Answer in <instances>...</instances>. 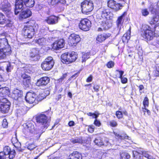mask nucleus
Instances as JSON below:
<instances>
[{
  "mask_svg": "<svg viewBox=\"0 0 159 159\" xmlns=\"http://www.w3.org/2000/svg\"><path fill=\"white\" fill-rule=\"evenodd\" d=\"M112 14L108 9H103L96 13V19L100 26L98 28V31H102L111 27V22L109 20L112 18Z\"/></svg>",
  "mask_w": 159,
  "mask_h": 159,
  "instance_id": "f257e3e1",
  "label": "nucleus"
},
{
  "mask_svg": "<svg viewBox=\"0 0 159 159\" xmlns=\"http://www.w3.org/2000/svg\"><path fill=\"white\" fill-rule=\"evenodd\" d=\"M21 30L22 34L25 37L32 38L35 33V28L37 24L34 20L30 19L25 23Z\"/></svg>",
  "mask_w": 159,
  "mask_h": 159,
  "instance_id": "f03ea898",
  "label": "nucleus"
},
{
  "mask_svg": "<svg viewBox=\"0 0 159 159\" xmlns=\"http://www.w3.org/2000/svg\"><path fill=\"white\" fill-rule=\"evenodd\" d=\"M78 54L74 51L64 53L61 56V60L64 64L68 65L74 62L78 58Z\"/></svg>",
  "mask_w": 159,
  "mask_h": 159,
  "instance_id": "7ed1b4c3",
  "label": "nucleus"
},
{
  "mask_svg": "<svg viewBox=\"0 0 159 159\" xmlns=\"http://www.w3.org/2000/svg\"><path fill=\"white\" fill-rule=\"evenodd\" d=\"M153 28L151 25H144L141 30V36L146 41H149L152 40L156 36Z\"/></svg>",
  "mask_w": 159,
  "mask_h": 159,
  "instance_id": "20e7f679",
  "label": "nucleus"
},
{
  "mask_svg": "<svg viewBox=\"0 0 159 159\" xmlns=\"http://www.w3.org/2000/svg\"><path fill=\"white\" fill-rule=\"evenodd\" d=\"M81 7L82 12L88 15L93 9V3L91 0H84L81 3Z\"/></svg>",
  "mask_w": 159,
  "mask_h": 159,
  "instance_id": "39448f33",
  "label": "nucleus"
},
{
  "mask_svg": "<svg viewBox=\"0 0 159 159\" xmlns=\"http://www.w3.org/2000/svg\"><path fill=\"white\" fill-rule=\"evenodd\" d=\"M55 64L54 60L51 57H46L41 64L42 69L45 71H48L51 70Z\"/></svg>",
  "mask_w": 159,
  "mask_h": 159,
  "instance_id": "423d86ee",
  "label": "nucleus"
},
{
  "mask_svg": "<svg viewBox=\"0 0 159 159\" xmlns=\"http://www.w3.org/2000/svg\"><path fill=\"white\" fill-rule=\"evenodd\" d=\"M81 39L79 34L73 33L69 36L68 44L69 46L74 48L81 41Z\"/></svg>",
  "mask_w": 159,
  "mask_h": 159,
  "instance_id": "0eeeda50",
  "label": "nucleus"
},
{
  "mask_svg": "<svg viewBox=\"0 0 159 159\" xmlns=\"http://www.w3.org/2000/svg\"><path fill=\"white\" fill-rule=\"evenodd\" d=\"M79 29L84 31H89L91 27V22L90 20L86 18L81 19L79 23Z\"/></svg>",
  "mask_w": 159,
  "mask_h": 159,
  "instance_id": "6e6552de",
  "label": "nucleus"
},
{
  "mask_svg": "<svg viewBox=\"0 0 159 159\" xmlns=\"http://www.w3.org/2000/svg\"><path fill=\"white\" fill-rule=\"evenodd\" d=\"M20 79L23 87L26 88L30 87L31 84V78L30 75L26 74L25 72L21 73Z\"/></svg>",
  "mask_w": 159,
  "mask_h": 159,
  "instance_id": "1a4fd4ad",
  "label": "nucleus"
},
{
  "mask_svg": "<svg viewBox=\"0 0 159 159\" xmlns=\"http://www.w3.org/2000/svg\"><path fill=\"white\" fill-rule=\"evenodd\" d=\"M107 6L112 10L117 11L121 9L123 6L120 3L117 2L114 0H108L107 1Z\"/></svg>",
  "mask_w": 159,
  "mask_h": 159,
  "instance_id": "9d476101",
  "label": "nucleus"
},
{
  "mask_svg": "<svg viewBox=\"0 0 159 159\" xmlns=\"http://www.w3.org/2000/svg\"><path fill=\"white\" fill-rule=\"evenodd\" d=\"M50 79L47 76L42 77L38 79L35 83V85L38 87H44L50 83Z\"/></svg>",
  "mask_w": 159,
  "mask_h": 159,
  "instance_id": "9b49d317",
  "label": "nucleus"
},
{
  "mask_svg": "<svg viewBox=\"0 0 159 159\" xmlns=\"http://www.w3.org/2000/svg\"><path fill=\"white\" fill-rule=\"evenodd\" d=\"M65 41L63 39H58L55 40L51 45L52 48L54 50H59L65 46Z\"/></svg>",
  "mask_w": 159,
  "mask_h": 159,
  "instance_id": "f8f14e48",
  "label": "nucleus"
},
{
  "mask_svg": "<svg viewBox=\"0 0 159 159\" xmlns=\"http://www.w3.org/2000/svg\"><path fill=\"white\" fill-rule=\"evenodd\" d=\"M11 105V102L8 100H6L5 101H1V100H0V111L3 113H8Z\"/></svg>",
  "mask_w": 159,
  "mask_h": 159,
  "instance_id": "ddd939ff",
  "label": "nucleus"
},
{
  "mask_svg": "<svg viewBox=\"0 0 159 159\" xmlns=\"http://www.w3.org/2000/svg\"><path fill=\"white\" fill-rule=\"evenodd\" d=\"M37 122L39 123H41L44 125L45 127H47L49 125V120L47 117L43 114L39 115L36 117Z\"/></svg>",
  "mask_w": 159,
  "mask_h": 159,
  "instance_id": "4468645a",
  "label": "nucleus"
},
{
  "mask_svg": "<svg viewBox=\"0 0 159 159\" xmlns=\"http://www.w3.org/2000/svg\"><path fill=\"white\" fill-rule=\"evenodd\" d=\"M111 34L108 33H103L98 34L96 38V43H100L104 42L111 36Z\"/></svg>",
  "mask_w": 159,
  "mask_h": 159,
  "instance_id": "2eb2a0df",
  "label": "nucleus"
},
{
  "mask_svg": "<svg viewBox=\"0 0 159 159\" xmlns=\"http://www.w3.org/2000/svg\"><path fill=\"white\" fill-rule=\"evenodd\" d=\"M15 8V15H17L20 11L18 9L23 10L24 8L25 3L24 0H16Z\"/></svg>",
  "mask_w": 159,
  "mask_h": 159,
  "instance_id": "dca6fc26",
  "label": "nucleus"
},
{
  "mask_svg": "<svg viewBox=\"0 0 159 159\" xmlns=\"http://www.w3.org/2000/svg\"><path fill=\"white\" fill-rule=\"evenodd\" d=\"M0 97L2 98V99H7L5 98L9 97L10 91L8 87H1L0 85Z\"/></svg>",
  "mask_w": 159,
  "mask_h": 159,
  "instance_id": "f3484780",
  "label": "nucleus"
},
{
  "mask_svg": "<svg viewBox=\"0 0 159 159\" xmlns=\"http://www.w3.org/2000/svg\"><path fill=\"white\" fill-rule=\"evenodd\" d=\"M29 57L32 61H38L40 58L39 51L36 48L33 49L30 52Z\"/></svg>",
  "mask_w": 159,
  "mask_h": 159,
  "instance_id": "a211bd4d",
  "label": "nucleus"
},
{
  "mask_svg": "<svg viewBox=\"0 0 159 159\" xmlns=\"http://www.w3.org/2000/svg\"><path fill=\"white\" fill-rule=\"evenodd\" d=\"M22 10L19 15V19L20 20H22L25 19L31 16L32 13L29 9H27L25 10Z\"/></svg>",
  "mask_w": 159,
  "mask_h": 159,
  "instance_id": "6ab92c4d",
  "label": "nucleus"
},
{
  "mask_svg": "<svg viewBox=\"0 0 159 159\" xmlns=\"http://www.w3.org/2000/svg\"><path fill=\"white\" fill-rule=\"evenodd\" d=\"M0 49L11 50V47L8 44L7 40L6 38L0 39Z\"/></svg>",
  "mask_w": 159,
  "mask_h": 159,
  "instance_id": "aec40b11",
  "label": "nucleus"
},
{
  "mask_svg": "<svg viewBox=\"0 0 159 159\" xmlns=\"http://www.w3.org/2000/svg\"><path fill=\"white\" fill-rule=\"evenodd\" d=\"M22 91L15 88L12 91L11 97L13 99H20L22 97Z\"/></svg>",
  "mask_w": 159,
  "mask_h": 159,
  "instance_id": "412c9836",
  "label": "nucleus"
},
{
  "mask_svg": "<svg viewBox=\"0 0 159 159\" xmlns=\"http://www.w3.org/2000/svg\"><path fill=\"white\" fill-rule=\"evenodd\" d=\"M6 155H9V157L10 159H12L15 156V151L13 150L11 151L10 147L8 146L5 147L3 148V152Z\"/></svg>",
  "mask_w": 159,
  "mask_h": 159,
  "instance_id": "4be33fe9",
  "label": "nucleus"
},
{
  "mask_svg": "<svg viewBox=\"0 0 159 159\" xmlns=\"http://www.w3.org/2000/svg\"><path fill=\"white\" fill-rule=\"evenodd\" d=\"M12 53V51L6 49H0V60H4L9 57Z\"/></svg>",
  "mask_w": 159,
  "mask_h": 159,
  "instance_id": "5701e85b",
  "label": "nucleus"
},
{
  "mask_svg": "<svg viewBox=\"0 0 159 159\" xmlns=\"http://www.w3.org/2000/svg\"><path fill=\"white\" fill-rule=\"evenodd\" d=\"M58 17L54 15H51L47 17L45 21L49 25H54L58 22Z\"/></svg>",
  "mask_w": 159,
  "mask_h": 159,
  "instance_id": "b1692460",
  "label": "nucleus"
},
{
  "mask_svg": "<svg viewBox=\"0 0 159 159\" xmlns=\"http://www.w3.org/2000/svg\"><path fill=\"white\" fill-rule=\"evenodd\" d=\"M127 14V11H124L120 16L118 17L116 21V25L118 27H120V28L123 25L124 21L123 18Z\"/></svg>",
  "mask_w": 159,
  "mask_h": 159,
  "instance_id": "393cba45",
  "label": "nucleus"
},
{
  "mask_svg": "<svg viewBox=\"0 0 159 159\" xmlns=\"http://www.w3.org/2000/svg\"><path fill=\"white\" fill-rule=\"evenodd\" d=\"M6 24V27H9L11 25L10 21L6 18L5 16L1 12H0V25Z\"/></svg>",
  "mask_w": 159,
  "mask_h": 159,
  "instance_id": "a878e982",
  "label": "nucleus"
},
{
  "mask_svg": "<svg viewBox=\"0 0 159 159\" xmlns=\"http://www.w3.org/2000/svg\"><path fill=\"white\" fill-rule=\"evenodd\" d=\"M131 27H130L128 30L123 34L122 39L123 43H127L130 39L131 34Z\"/></svg>",
  "mask_w": 159,
  "mask_h": 159,
  "instance_id": "bb28decb",
  "label": "nucleus"
},
{
  "mask_svg": "<svg viewBox=\"0 0 159 159\" xmlns=\"http://www.w3.org/2000/svg\"><path fill=\"white\" fill-rule=\"evenodd\" d=\"M50 3L51 4L56 6L57 7L61 5L62 7V6L66 4V0H51Z\"/></svg>",
  "mask_w": 159,
  "mask_h": 159,
  "instance_id": "cd10ccee",
  "label": "nucleus"
},
{
  "mask_svg": "<svg viewBox=\"0 0 159 159\" xmlns=\"http://www.w3.org/2000/svg\"><path fill=\"white\" fill-rule=\"evenodd\" d=\"M68 159H82V158L81 154L75 151L69 155Z\"/></svg>",
  "mask_w": 159,
  "mask_h": 159,
  "instance_id": "c85d7f7f",
  "label": "nucleus"
},
{
  "mask_svg": "<svg viewBox=\"0 0 159 159\" xmlns=\"http://www.w3.org/2000/svg\"><path fill=\"white\" fill-rule=\"evenodd\" d=\"M37 95L34 93L31 92H28L26 93L25 96V99H37Z\"/></svg>",
  "mask_w": 159,
  "mask_h": 159,
  "instance_id": "c756f323",
  "label": "nucleus"
},
{
  "mask_svg": "<svg viewBox=\"0 0 159 159\" xmlns=\"http://www.w3.org/2000/svg\"><path fill=\"white\" fill-rule=\"evenodd\" d=\"M116 71L119 73L120 75L119 78L121 80V82L122 83L125 84L128 81V80L126 77H124L123 75L124 74V71L122 70H116Z\"/></svg>",
  "mask_w": 159,
  "mask_h": 159,
  "instance_id": "7c9ffc66",
  "label": "nucleus"
},
{
  "mask_svg": "<svg viewBox=\"0 0 159 159\" xmlns=\"http://www.w3.org/2000/svg\"><path fill=\"white\" fill-rule=\"evenodd\" d=\"M133 153L134 156V157H136L135 155H137V154L139 153L142 155L144 157L147 158L148 159H149V158H151V156L148 153V152L147 151H140V152H139L136 151H134L133 152Z\"/></svg>",
  "mask_w": 159,
  "mask_h": 159,
  "instance_id": "2f4dec72",
  "label": "nucleus"
},
{
  "mask_svg": "<svg viewBox=\"0 0 159 159\" xmlns=\"http://www.w3.org/2000/svg\"><path fill=\"white\" fill-rule=\"evenodd\" d=\"M95 144L99 146H101L102 145H106L104 142H103L102 139L100 137H98L94 140Z\"/></svg>",
  "mask_w": 159,
  "mask_h": 159,
  "instance_id": "473e14b6",
  "label": "nucleus"
},
{
  "mask_svg": "<svg viewBox=\"0 0 159 159\" xmlns=\"http://www.w3.org/2000/svg\"><path fill=\"white\" fill-rule=\"evenodd\" d=\"M159 14L158 13L156 14L152 17L149 23L151 25H155L156 23L158 21Z\"/></svg>",
  "mask_w": 159,
  "mask_h": 159,
  "instance_id": "72a5a7b5",
  "label": "nucleus"
},
{
  "mask_svg": "<svg viewBox=\"0 0 159 159\" xmlns=\"http://www.w3.org/2000/svg\"><path fill=\"white\" fill-rule=\"evenodd\" d=\"M24 131H26L30 133H32L34 130V125L31 123L28 124L26 125V127L25 128Z\"/></svg>",
  "mask_w": 159,
  "mask_h": 159,
  "instance_id": "f704fd0d",
  "label": "nucleus"
},
{
  "mask_svg": "<svg viewBox=\"0 0 159 159\" xmlns=\"http://www.w3.org/2000/svg\"><path fill=\"white\" fill-rule=\"evenodd\" d=\"M25 6L32 7L34 5L35 2L34 0H24Z\"/></svg>",
  "mask_w": 159,
  "mask_h": 159,
  "instance_id": "c9c22d12",
  "label": "nucleus"
},
{
  "mask_svg": "<svg viewBox=\"0 0 159 159\" xmlns=\"http://www.w3.org/2000/svg\"><path fill=\"white\" fill-rule=\"evenodd\" d=\"M26 108L25 107H21L17 109L16 111V113L17 116H23L26 113Z\"/></svg>",
  "mask_w": 159,
  "mask_h": 159,
  "instance_id": "e433bc0d",
  "label": "nucleus"
},
{
  "mask_svg": "<svg viewBox=\"0 0 159 159\" xmlns=\"http://www.w3.org/2000/svg\"><path fill=\"white\" fill-rule=\"evenodd\" d=\"M153 28L156 36H159V23L155 25H151Z\"/></svg>",
  "mask_w": 159,
  "mask_h": 159,
  "instance_id": "4c0bfd02",
  "label": "nucleus"
},
{
  "mask_svg": "<svg viewBox=\"0 0 159 159\" xmlns=\"http://www.w3.org/2000/svg\"><path fill=\"white\" fill-rule=\"evenodd\" d=\"M153 75L155 77H159V66H155V69L153 71Z\"/></svg>",
  "mask_w": 159,
  "mask_h": 159,
  "instance_id": "58836bf2",
  "label": "nucleus"
},
{
  "mask_svg": "<svg viewBox=\"0 0 159 159\" xmlns=\"http://www.w3.org/2000/svg\"><path fill=\"white\" fill-rule=\"evenodd\" d=\"M25 101L27 103L31 105V107L38 104L39 102L38 100H25Z\"/></svg>",
  "mask_w": 159,
  "mask_h": 159,
  "instance_id": "ea45409f",
  "label": "nucleus"
},
{
  "mask_svg": "<svg viewBox=\"0 0 159 159\" xmlns=\"http://www.w3.org/2000/svg\"><path fill=\"white\" fill-rule=\"evenodd\" d=\"M120 156L121 159H129L130 157V155L126 152L121 153Z\"/></svg>",
  "mask_w": 159,
  "mask_h": 159,
  "instance_id": "a19ab883",
  "label": "nucleus"
},
{
  "mask_svg": "<svg viewBox=\"0 0 159 159\" xmlns=\"http://www.w3.org/2000/svg\"><path fill=\"white\" fill-rule=\"evenodd\" d=\"M48 28H41L39 31V34L42 36L46 35L48 33Z\"/></svg>",
  "mask_w": 159,
  "mask_h": 159,
  "instance_id": "79ce46f5",
  "label": "nucleus"
},
{
  "mask_svg": "<svg viewBox=\"0 0 159 159\" xmlns=\"http://www.w3.org/2000/svg\"><path fill=\"white\" fill-rule=\"evenodd\" d=\"M70 141L71 143L73 144L79 143H83V141L81 138H77L75 139H72L70 140Z\"/></svg>",
  "mask_w": 159,
  "mask_h": 159,
  "instance_id": "37998d69",
  "label": "nucleus"
},
{
  "mask_svg": "<svg viewBox=\"0 0 159 159\" xmlns=\"http://www.w3.org/2000/svg\"><path fill=\"white\" fill-rule=\"evenodd\" d=\"M46 39L45 38H42L39 39L37 40V42L40 45H43L45 44Z\"/></svg>",
  "mask_w": 159,
  "mask_h": 159,
  "instance_id": "c03bdc74",
  "label": "nucleus"
},
{
  "mask_svg": "<svg viewBox=\"0 0 159 159\" xmlns=\"http://www.w3.org/2000/svg\"><path fill=\"white\" fill-rule=\"evenodd\" d=\"M47 96L46 93L44 92L40 93L38 96H37V99H43L46 98Z\"/></svg>",
  "mask_w": 159,
  "mask_h": 159,
  "instance_id": "a18cd8bd",
  "label": "nucleus"
},
{
  "mask_svg": "<svg viewBox=\"0 0 159 159\" xmlns=\"http://www.w3.org/2000/svg\"><path fill=\"white\" fill-rule=\"evenodd\" d=\"M141 13L142 15L144 16H147L149 14V11L147 8L142 9L141 10Z\"/></svg>",
  "mask_w": 159,
  "mask_h": 159,
  "instance_id": "49530a36",
  "label": "nucleus"
},
{
  "mask_svg": "<svg viewBox=\"0 0 159 159\" xmlns=\"http://www.w3.org/2000/svg\"><path fill=\"white\" fill-rule=\"evenodd\" d=\"M114 134L116 136L121 139H127L128 136L126 135H121L118 134L117 133H114Z\"/></svg>",
  "mask_w": 159,
  "mask_h": 159,
  "instance_id": "de8ad7c7",
  "label": "nucleus"
},
{
  "mask_svg": "<svg viewBox=\"0 0 159 159\" xmlns=\"http://www.w3.org/2000/svg\"><path fill=\"white\" fill-rule=\"evenodd\" d=\"M114 65V62L113 61H111L107 62L106 66L108 68H111L113 67Z\"/></svg>",
  "mask_w": 159,
  "mask_h": 159,
  "instance_id": "09e8293b",
  "label": "nucleus"
},
{
  "mask_svg": "<svg viewBox=\"0 0 159 159\" xmlns=\"http://www.w3.org/2000/svg\"><path fill=\"white\" fill-rule=\"evenodd\" d=\"M12 142H14L16 145L18 144L20 146L21 144L20 142H18V140L17 139L16 134H15V137H13L12 139Z\"/></svg>",
  "mask_w": 159,
  "mask_h": 159,
  "instance_id": "8fccbe9b",
  "label": "nucleus"
},
{
  "mask_svg": "<svg viewBox=\"0 0 159 159\" xmlns=\"http://www.w3.org/2000/svg\"><path fill=\"white\" fill-rule=\"evenodd\" d=\"M110 125L113 127H116L117 125V122L114 120H111L109 122Z\"/></svg>",
  "mask_w": 159,
  "mask_h": 159,
  "instance_id": "3c124183",
  "label": "nucleus"
},
{
  "mask_svg": "<svg viewBox=\"0 0 159 159\" xmlns=\"http://www.w3.org/2000/svg\"><path fill=\"white\" fill-rule=\"evenodd\" d=\"M142 111H143L144 115H145L146 113H147L148 115L150 113V111L146 107H142Z\"/></svg>",
  "mask_w": 159,
  "mask_h": 159,
  "instance_id": "603ef678",
  "label": "nucleus"
},
{
  "mask_svg": "<svg viewBox=\"0 0 159 159\" xmlns=\"http://www.w3.org/2000/svg\"><path fill=\"white\" fill-rule=\"evenodd\" d=\"M116 116L118 119L121 118L123 117L122 113L120 111H117L116 112Z\"/></svg>",
  "mask_w": 159,
  "mask_h": 159,
  "instance_id": "864d4df0",
  "label": "nucleus"
},
{
  "mask_svg": "<svg viewBox=\"0 0 159 159\" xmlns=\"http://www.w3.org/2000/svg\"><path fill=\"white\" fill-rule=\"evenodd\" d=\"M95 91L98 92L99 90V86L96 84H94L93 86Z\"/></svg>",
  "mask_w": 159,
  "mask_h": 159,
  "instance_id": "5fc2aeb1",
  "label": "nucleus"
},
{
  "mask_svg": "<svg viewBox=\"0 0 159 159\" xmlns=\"http://www.w3.org/2000/svg\"><path fill=\"white\" fill-rule=\"evenodd\" d=\"M36 146L34 144H29L27 147V148L28 149L30 150H32L35 148H36Z\"/></svg>",
  "mask_w": 159,
  "mask_h": 159,
  "instance_id": "6e6d98bb",
  "label": "nucleus"
},
{
  "mask_svg": "<svg viewBox=\"0 0 159 159\" xmlns=\"http://www.w3.org/2000/svg\"><path fill=\"white\" fill-rule=\"evenodd\" d=\"M2 125L3 128H6L7 127L8 123L7 120L6 119H3Z\"/></svg>",
  "mask_w": 159,
  "mask_h": 159,
  "instance_id": "4d7b16f0",
  "label": "nucleus"
},
{
  "mask_svg": "<svg viewBox=\"0 0 159 159\" xmlns=\"http://www.w3.org/2000/svg\"><path fill=\"white\" fill-rule=\"evenodd\" d=\"M11 65L10 63L8 64L6 68V70L7 72H11Z\"/></svg>",
  "mask_w": 159,
  "mask_h": 159,
  "instance_id": "13d9d810",
  "label": "nucleus"
},
{
  "mask_svg": "<svg viewBox=\"0 0 159 159\" xmlns=\"http://www.w3.org/2000/svg\"><path fill=\"white\" fill-rule=\"evenodd\" d=\"M87 54H84L83 56V59L82 61V62H85L86 60L88 59L89 57H87Z\"/></svg>",
  "mask_w": 159,
  "mask_h": 159,
  "instance_id": "bf43d9fd",
  "label": "nucleus"
},
{
  "mask_svg": "<svg viewBox=\"0 0 159 159\" xmlns=\"http://www.w3.org/2000/svg\"><path fill=\"white\" fill-rule=\"evenodd\" d=\"M92 76L91 75H90L86 79V82L88 83L91 82L92 80Z\"/></svg>",
  "mask_w": 159,
  "mask_h": 159,
  "instance_id": "052dcab7",
  "label": "nucleus"
},
{
  "mask_svg": "<svg viewBox=\"0 0 159 159\" xmlns=\"http://www.w3.org/2000/svg\"><path fill=\"white\" fill-rule=\"evenodd\" d=\"M92 84L89 83V84H86L84 85V86L86 87V90H88L91 89L92 87Z\"/></svg>",
  "mask_w": 159,
  "mask_h": 159,
  "instance_id": "680f3d73",
  "label": "nucleus"
},
{
  "mask_svg": "<svg viewBox=\"0 0 159 159\" xmlns=\"http://www.w3.org/2000/svg\"><path fill=\"white\" fill-rule=\"evenodd\" d=\"M7 155L5 154L2 152H0V159H5Z\"/></svg>",
  "mask_w": 159,
  "mask_h": 159,
  "instance_id": "e2e57ef3",
  "label": "nucleus"
},
{
  "mask_svg": "<svg viewBox=\"0 0 159 159\" xmlns=\"http://www.w3.org/2000/svg\"><path fill=\"white\" fill-rule=\"evenodd\" d=\"M143 104L144 107H148L149 104L148 100H144Z\"/></svg>",
  "mask_w": 159,
  "mask_h": 159,
  "instance_id": "0e129e2a",
  "label": "nucleus"
},
{
  "mask_svg": "<svg viewBox=\"0 0 159 159\" xmlns=\"http://www.w3.org/2000/svg\"><path fill=\"white\" fill-rule=\"evenodd\" d=\"M138 87L139 89V91L141 93L142 91L144 89V86L143 84H140L138 86Z\"/></svg>",
  "mask_w": 159,
  "mask_h": 159,
  "instance_id": "69168bd1",
  "label": "nucleus"
},
{
  "mask_svg": "<svg viewBox=\"0 0 159 159\" xmlns=\"http://www.w3.org/2000/svg\"><path fill=\"white\" fill-rule=\"evenodd\" d=\"M80 72V71H79L77 73H76L74 75H72L71 76V77H70V78H75V79L76 78H77V77L78 76Z\"/></svg>",
  "mask_w": 159,
  "mask_h": 159,
  "instance_id": "338daca9",
  "label": "nucleus"
},
{
  "mask_svg": "<svg viewBox=\"0 0 159 159\" xmlns=\"http://www.w3.org/2000/svg\"><path fill=\"white\" fill-rule=\"evenodd\" d=\"M94 124L97 126H99L100 125L101 123L99 121L96 120L94 122Z\"/></svg>",
  "mask_w": 159,
  "mask_h": 159,
  "instance_id": "774afa93",
  "label": "nucleus"
}]
</instances>
